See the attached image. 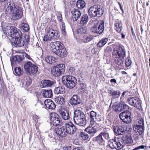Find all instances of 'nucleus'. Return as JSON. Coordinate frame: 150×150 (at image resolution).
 Returning a JSON list of instances; mask_svg holds the SVG:
<instances>
[{"label":"nucleus","instance_id":"1","mask_svg":"<svg viewBox=\"0 0 150 150\" xmlns=\"http://www.w3.org/2000/svg\"><path fill=\"white\" fill-rule=\"evenodd\" d=\"M4 11L6 16L12 14V18L14 20H17L21 18L23 14L21 8L16 5L13 0H10L5 5Z\"/></svg>","mask_w":150,"mask_h":150},{"label":"nucleus","instance_id":"2","mask_svg":"<svg viewBox=\"0 0 150 150\" xmlns=\"http://www.w3.org/2000/svg\"><path fill=\"white\" fill-rule=\"evenodd\" d=\"M65 127L57 128L56 133L62 137L66 136L67 133L70 134H74L76 131V129L74 125L70 121L65 123Z\"/></svg>","mask_w":150,"mask_h":150},{"label":"nucleus","instance_id":"3","mask_svg":"<svg viewBox=\"0 0 150 150\" xmlns=\"http://www.w3.org/2000/svg\"><path fill=\"white\" fill-rule=\"evenodd\" d=\"M51 50L59 57L63 58L67 55V51L62 44L59 41L51 42L50 45Z\"/></svg>","mask_w":150,"mask_h":150},{"label":"nucleus","instance_id":"4","mask_svg":"<svg viewBox=\"0 0 150 150\" xmlns=\"http://www.w3.org/2000/svg\"><path fill=\"white\" fill-rule=\"evenodd\" d=\"M125 51L123 47L121 46H117L115 47L113 52L114 60L118 65L122 64L125 60Z\"/></svg>","mask_w":150,"mask_h":150},{"label":"nucleus","instance_id":"5","mask_svg":"<svg viewBox=\"0 0 150 150\" xmlns=\"http://www.w3.org/2000/svg\"><path fill=\"white\" fill-rule=\"evenodd\" d=\"M74 121L76 125L84 126L86 124V116L84 113L79 110H76L74 112Z\"/></svg>","mask_w":150,"mask_h":150},{"label":"nucleus","instance_id":"6","mask_svg":"<svg viewBox=\"0 0 150 150\" xmlns=\"http://www.w3.org/2000/svg\"><path fill=\"white\" fill-rule=\"evenodd\" d=\"M24 68L26 73L31 76L37 73L38 71V67L30 61H28L24 64Z\"/></svg>","mask_w":150,"mask_h":150},{"label":"nucleus","instance_id":"7","mask_svg":"<svg viewBox=\"0 0 150 150\" xmlns=\"http://www.w3.org/2000/svg\"><path fill=\"white\" fill-rule=\"evenodd\" d=\"M62 79L63 83L69 88L74 87L77 83L76 79L72 76H64Z\"/></svg>","mask_w":150,"mask_h":150},{"label":"nucleus","instance_id":"8","mask_svg":"<svg viewBox=\"0 0 150 150\" xmlns=\"http://www.w3.org/2000/svg\"><path fill=\"white\" fill-rule=\"evenodd\" d=\"M88 12L89 16L92 17H99L103 14V11L100 6L94 5L90 8Z\"/></svg>","mask_w":150,"mask_h":150},{"label":"nucleus","instance_id":"9","mask_svg":"<svg viewBox=\"0 0 150 150\" xmlns=\"http://www.w3.org/2000/svg\"><path fill=\"white\" fill-rule=\"evenodd\" d=\"M6 29L7 33L8 36L13 38L20 37L22 35V33L21 31L15 27L12 26H8Z\"/></svg>","mask_w":150,"mask_h":150},{"label":"nucleus","instance_id":"10","mask_svg":"<svg viewBox=\"0 0 150 150\" xmlns=\"http://www.w3.org/2000/svg\"><path fill=\"white\" fill-rule=\"evenodd\" d=\"M104 24L105 22L103 20L99 21L91 28L92 31L97 34H102L104 30Z\"/></svg>","mask_w":150,"mask_h":150},{"label":"nucleus","instance_id":"11","mask_svg":"<svg viewBox=\"0 0 150 150\" xmlns=\"http://www.w3.org/2000/svg\"><path fill=\"white\" fill-rule=\"evenodd\" d=\"M121 139L117 138V139H111L108 142V144L111 149H114L119 150L122 148L124 145L120 143Z\"/></svg>","mask_w":150,"mask_h":150},{"label":"nucleus","instance_id":"12","mask_svg":"<svg viewBox=\"0 0 150 150\" xmlns=\"http://www.w3.org/2000/svg\"><path fill=\"white\" fill-rule=\"evenodd\" d=\"M127 101L132 106L139 109L142 108L141 101L139 98L137 97H129L127 100Z\"/></svg>","mask_w":150,"mask_h":150},{"label":"nucleus","instance_id":"13","mask_svg":"<svg viewBox=\"0 0 150 150\" xmlns=\"http://www.w3.org/2000/svg\"><path fill=\"white\" fill-rule=\"evenodd\" d=\"M120 118L122 121L126 124H129L132 120L131 114L129 111L125 110L120 114Z\"/></svg>","mask_w":150,"mask_h":150},{"label":"nucleus","instance_id":"14","mask_svg":"<svg viewBox=\"0 0 150 150\" xmlns=\"http://www.w3.org/2000/svg\"><path fill=\"white\" fill-rule=\"evenodd\" d=\"M51 122L54 126H57L59 125H62L63 123L60 120L61 118L57 114L55 113H51L50 116Z\"/></svg>","mask_w":150,"mask_h":150},{"label":"nucleus","instance_id":"15","mask_svg":"<svg viewBox=\"0 0 150 150\" xmlns=\"http://www.w3.org/2000/svg\"><path fill=\"white\" fill-rule=\"evenodd\" d=\"M89 119L90 125H94L96 123V121H100V119L98 118V115H97L96 112L93 111L91 112L89 115Z\"/></svg>","mask_w":150,"mask_h":150},{"label":"nucleus","instance_id":"16","mask_svg":"<svg viewBox=\"0 0 150 150\" xmlns=\"http://www.w3.org/2000/svg\"><path fill=\"white\" fill-rule=\"evenodd\" d=\"M127 127L125 126H115L113 131L115 134L121 135L124 134L127 131Z\"/></svg>","mask_w":150,"mask_h":150},{"label":"nucleus","instance_id":"17","mask_svg":"<svg viewBox=\"0 0 150 150\" xmlns=\"http://www.w3.org/2000/svg\"><path fill=\"white\" fill-rule=\"evenodd\" d=\"M13 45L16 47H21L23 46L25 44L24 39H22L21 36L13 38Z\"/></svg>","mask_w":150,"mask_h":150},{"label":"nucleus","instance_id":"18","mask_svg":"<svg viewBox=\"0 0 150 150\" xmlns=\"http://www.w3.org/2000/svg\"><path fill=\"white\" fill-rule=\"evenodd\" d=\"M46 33L52 38V39H56L59 37V32L52 28H48L46 30Z\"/></svg>","mask_w":150,"mask_h":150},{"label":"nucleus","instance_id":"19","mask_svg":"<svg viewBox=\"0 0 150 150\" xmlns=\"http://www.w3.org/2000/svg\"><path fill=\"white\" fill-rule=\"evenodd\" d=\"M59 112L63 120H66L69 119L70 117L69 111L64 108H62L59 110Z\"/></svg>","mask_w":150,"mask_h":150},{"label":"nucleus","instance_id":"20","mask_svg":"<svg viewBox=\"0 0 150 150\" xmlns=\"http://www.w3.org/2000/svg\"><path fill=\"white\" fill-rule=\"evenodd\" d=\"M122 144L124 145V146L126 144H129L132 143L133 140L132 138L129 134H126L124 135L122 138Z\"/></svg>","mask_w":150,"mask_h":150},{"label":"nucleus","instance_id":"21","mask_svg":"<svg viewBox=\"0 0 150 150\" xmlns=\"http://www.w3.org/2000/svg\"><path fill=\"white\" fill-rule=\"evenodd\" d=\"M70 102L71 105H75L81 103V101L79 96L74 95L70 99Z\"/></svg>","mask_w":150,"mask_h":150},{"label":"nucleus","instance_id":"22","mask_svg":"<svg viewBox=\"0 0 150 150\" xmlns=\"http://www.w3.org/2000/svg\"><path fill=\"white\" fill-rule=\"evenodd\" d=\"M72 18L74 21H76L79 19L81 15L80 11L78 9H74L72 11Z\"/></svg>","mask_w":150,"mask_h":150},{"label":"nucleus","instance_id":"23","mask_svg":"<svg viewBox=\"0 0 150 150\" xmlns=\"http://www.w3.org/2000/svg\"><path fill=\"white\" fill-rule=\"evenodd\" d=\"M45 104L46 107L50 109L53 110L56 107L54 103L50 99H48L45 101Z\"/></svg>","mask_w":150,"mask_h":150},{"label":"nucleus","instance_id":"24","mask_svg":"<svg viewBox=\"0 0 150 150\" xmlns=\"http://www.w3.org/2000/svg\"><path fill=\"white\" fill-rule=\"evenodd\" d=\"M55 67L56 68V70L58 72V73H59V76L64 74L65 68V65L64 64H59L55 66Z\"/></svg>","mask_w":150,"mask_h":150},{"label":"nucleus","instance_id":"25","mask_svg":"<svg viewBox=\"0 0 150 150\" xmlns=\"http://www.w3.org/2000/svg\"><path fill=\"white\" fill-rule=\"evenodd\" d=\"M133 130L138 135L142 134L144 130V127L140 126L137 125H134L133 127Z\"/></svg>","mask_w":150,"mask_h":150},{"label":"nucleus","instance_id":"26","mask_svg":"<svg viewBox=\"0 0 150 150\" xmlns=\"http://www.w3.org/2000/svg\"><path fill=\"white\" fill-rule=\"evenodd\" d=\"M23 86L25 87L29 86L31 84L32 81L31 79L29 76L24 77L22 80Z\"/></svg>","mask_w":150,"mask_h":150},{"label":"nucleus","instance_id":"27","mask_svg":"<svg viewBox=\"0 0 150 150\" xmlns=\"http://www.w3.org/2000/svg\"><path fill=\"white\" fill-rule=\"evenodd\" d=\"M85 131L92 136H93L95 133L97 132V130L96 129L90 125L86 128L85 129Z\"/></svg>","mask_w":150,"mask_h":150},{"label":"nucleus","instance_id":"28","mask_svg":"<svg viewBox=\"0 0 150 150\" xmlns=\"http://www.w3.org/2000/svg\"><path fill=\"white\" fill-rule=\"evenodd\" d=\"M93 39V36L92 35H85L83 36L82 39H81V41L80 42L81 43H86L90 41Z\"/></svg>","mask_w":150,"mask_h":150},{"label":"nucleus","instance_id":"29","mask_svg":"<svg viewBox=\"0 0 150 150\" xmlns=\"http://www.w3.org/2000/svg\"><path fill=\"white\" fill-rule=\"evenodd\" d=\"M54 83L53 81L49 80H44L41 81L42 85L43 87L51 86Z\"/></svg>","mask_w":150,"mask_h":150},{"label":"nucleus","instance_id":"30","mask_svg":"<svg viewBox=\"0 0 150 150\" xmlns=\"http://www.w3.org/2000/svg\"><path fill=\"white\" fill-rule=\"evenodd\" d=\"M65 92V89L64 87L61 86L56 88L54 91V93L56 94H63Z\"/></svg>","mask_w":150,"mask_h":150},{"label":"nucleus","instance_id":"31","mask_svg":"<svg viewBox=\"0 0 150 150\" xmlns=\"http://www.w3.org/2000/svg\"><path fill=\"white\" fill-rule=\"evenodd\" d=\"M43 96L45 98H51L52 96V91L51 89H45L43 91Z\"/></svg>","mask_w":150,"mask_h":150},{"label":"nucleus","instance_id":"32","mask_svg":"<svg viewBox=\"0 0 150 150\" xmlns=\"http://www.w3.org/2000/svg\"><path fill=\"white\" fill-rule=\"evenodd\" d=\"M46 61L50 64H52L55 63L56 62V59L54 57L52 56H47L45 58Z\"/></svg>","mask_w":150,"mask_h":150},{"label":"nucleus","instance_id":"33","mask_svg":"<svg viewBox=\"0 0 150 150\" xmlns=\"http://www.w3.org/2000/svg\"><path fill=\"white\" fill-rule=\"evenodd\" d=\"M22 60V59L21 56L20 55H16L13 57V59L11 60V64L12 65L15 64L17 62H20Z\"/></svg>","mask_w":150,"mask_h":150},{"label":"nucleus","instance_id":"34","mask_svg":"<svg viewBox=\"0 0 150 150\" xmlns=\"http://www.w3.org/2000/svg\"><path fill=\"white\" fill-rule=\"evenodd\" d=\"M108 93L113 96H115L117 98L119 97L120 94L121 92L119 91H115L113 89L108 90Z\"/></svg>","mask_w":150,"mask_h":150},{"label":"nucleus","instance_id":"35","mask_svg":"<svg viewBox=\"0 0 150 150\" xmlns=\"http://www.w3.org/2000/svg\"><path fill=\"white\" fill-rule=\"evenodd\" d=\"M55 100L58 104L61 105H64L65 103V100L62 96L56 97L55 99Z\"/></svg>","mask_w":150,"mask_h":150},{"label":"nucleus","instance_id":"36","mask_svg":"<svg viewBox=\"0 0 150 150\" xmlns=\"http://www.w3.org/2000/svg\"><path fill=\"white\" fill-rule=\"evenodd\" d=\"M88 21V16L86 14L83 15L80 21V23L81 26H82L86 24Z\"/></svg>","mask_w":150,"mask_h":150},{"label":"nucleus","instance_id":"37","mask_svg":"<svg viewBox=\"0 0 150 150\" xmlns=\"http://www.w3.org/2000/svg\"><path fill=\"white\" fill-rule=\"evenodd\" d=\"M20 28L21 30L24 32L28 31L29 29L28 25L27 24L24 23L21 24Z\"/></svg>","mask_w":150,"mask_h":150},{"label":"nucleus","instance_id":"38","mask_svg":"<svg viewBox=\"0 0 150 150\" xmlns=\"http://www.w3.org/2000/svg\"><path fill=\"white\" fill-rule=\"evenodd\" d=\"M96 140L100 144L102 145L104 144V141L102 138L101 133L96 137Z\"/></svg>","mask_w":150,"mask_h":150},{"label":"nucleus","instance_id":"39","mask_svg":"<svg viewBox=\"0 0 150 150\" xmlns=\"http://www.w3.org/2000/svg\"><path fill=\"white\" fill-rule=\"evenodd\" d=\"M76 6L78 8L81 9L85 6V3L83 1H78L77 2Z\"/></svg>","mask_w":150,"mask_h":150},{"label":"nucleus","instance_id":"40","mask_svg":"<svg viewBox=\"0 0 150 150\" xmlns=\"http://www.w3.org/2000/svg\"><path fill=\"white\" fill-rule=\"evenodd\" d=\"M120 107L119 108L120 112L126 110L128 109L129 106L124 102H122L119 104Z\"/></svg>","mask_w":150,"mask_h":150},{"label":"nucleus","instance_id":"41","mask_svg":"<svg viewBox=\"0 0 150 150\" xmlns=\"http://www.w3.org/2000/svg\"><path fill=\"white\" fill-rule=\"evenodd\" d=\"M108 41L107 38H104L100 41L97 44V46L99 47H101L106 44Z\"/></svg>","mask_w":150,"mask_h":150},{"label":"nucleus","instance_id":"42","mask_svg":"<svg viewBox=\"0 0 150 150\" xmlns=\"http://www.w3.org/2000/svg\"><path fill=\"white\" fill-rule=\"evenodd\" d=\"M117 22L115 24V29L118 32H120L122 29V25L121 24L119 23V21L118 22L117 21H116Z\"/></svg>","mask_w":150,"mask_h":150},{"label":"nucleus","instance_id":"43","mask_svg":"<svg viewBox=\"0 0 150 150\" xmlns=\"http://www.w3.org/2000/svg\"><path fill=\"white\" fill-rule=\"evenodd\" d=\"M135 125H138L140 126L144 127V120L142 118H138L137 121V124Z\"/></svg>","mask_w":150,"mask_h":150},{"label":"nucleus","instance_id":"44","mask_svg":"<svg viewBox=\"0 0 150 150\" xmlns=\"http://www.w3.org/2000/svg\"><path fill=\"white\" fill-rule=\"evenodd\" d=\"M14 71L15 73L18 75H22L23 73V71L21 68L16 67L15 68Z\"/></svg>","mask_w":150,"mask_h":150},{"label":"nucleus","instance_id":"45","mask_svg":"<svg viewBox=\"0 0 150 150\" xmlns=\"http://www.w3.org/2000/svg\"><path fill=\"white\" fill-rule=\"evenodd\" d=\"M51 74L54 76H59V73H58V72H57L56 70V68L55 67V66L52 69L51 71Z\"/></svg>","mask_w":150,"mask_h":150},{"label":"nucleus","instance_id":"46","mask_svg":"<svg viewBox=\"0 0 150 150\" xmlns=\"http://www.w3.org/2000/svg\"><path fill=\"white\" fill-rule=\"evenodd\" d=\"M80 135L83 140H87L89 137V136L87 133L85 132H82L80 133Z\"/></svg>","mask_w":150,"mask_h":150},{"label":"nucleus","instance_id":"47","mask_svg":"<svg viewBox=\"0 0 150 150\" xmlns=\"http://www.w3.org/2000/svg\"><path fill=\"white\" fill-rule=\"evenodd\" d=\"M132 63V62L129 57H127L125 60V64L126 66L129 67Z\"/></svg>","mask_w":150,"mask_h":150},{"label":"nucleus","instance_id":"48","mask_svg":"<svg viewBox=\"0 0 150 150\" xmlns=\"http://www.w3.org/2000/svg\"><path fill=\"white\" fill-rule=\"evenodd\" d=\"M101 134L106 139H108L110 138L109 132H101Z\"/></svg>","mask_w":150,"mask_h":150},{"label":"nucleus","instance_id":"49","mask_svg":"<svg viewBox=\"0 0 150 150\" xmlns=\"http://www.w3.org/2000/svg\"><path fill=\"white\" fill-rule=\"evenodd\" d=\"M46 35L44 36L43 38V40L45 41H50L51 39H52V38L48 35V33H46Z\"/></svg>","mask_w":150,"mask_h":150},{"label":"nucleus","instance_id":"50","mask_svg":"<svg viewBox=\"0 0 150 150\" xmlns=\"http://www.w3.org/2000/svg\"><path fill=\"white\" fill-rule=\"evenodd\" d=\"M76 32L77 34H81L84 33L86 31L83 28H81L78 29Z\"/></svg>","mask_w":150,"mask_h":150},{"label":"nucleus","instance_id":"51","mask_svg":"<svg viewBox=\"0 0 150 150\" xmlns=\"http://www.w3.org/2000/svg\"><path fill=\"white\" fill-rule=\"evenodd\" d=\"M120 107L119 105H114L113 106V109L115 111L118 112H120V109L119 108Z\"/></svg>","mask_w":150,"mask_h":150},{"label":"nucleus","instance_id":"52","mask_svg":"<svg viewBox=\"0 0 150 150\" xmlns=\"http://www.w3.org/2000/svg\"><path fill=\"white\" fill-rule=\"evenodd\" d=\"M23 56L28 59L32 60L31 57L27 53H24L23 54Z\"/></svg>","mask_w":150,"mask_h":150},{"label":"nucleus","instance_id":"53","mask_svg":"<svg viewBox=\"0 0 150 150\" xmlns=\"http://www.w3.org/2000/svg\"><path fill=\"white\" fill-rule=\"evenodd\" d=\"M112 50L110 46H108L106 48L105 52L106 53H109L112 51Z\"/></svg>","mask_w":150,"mask_h":150},{"label":"nucleus","instance_id":"54","mask_svg":"<svg viewBox=\"0 0 150 150\" xmlns=\"http://www.w3.org/2000/svg\"><path fill=\"white\" fill-rule=\"evenodd\" d=\"M146 147V146H145L141 145L133 149V150H137L140 149H143Z\"/></svg>","mask_w":150,"mask_h":150},{"label":"nucleus","instance_id":"55","mask_svg":"<svg viewBox=\"0 0 150 150\" xmlns=\"http://www.w3.org/2000/svg\"><path fill=\"white\" fill-rule=\"evenodd\" d=\"M74 68L73 67H71L69 68V72L70 74H73L74 72Z\"/></svg>","mask_w":150,"mask_h":150},{"label":"nucleus","instance_id":"56","mask_svg":"<svg viewBox=\"0 0 150 150\" xmlns=\"http://www.w3.org/2000/svg\"><path fill=\"white\" fill-rule=\"evenodd\" d=\"M25 39H24L25 43L26 44L28 42L29 40V37L28 36L26 35L25 37Z\"/></svg>","mask_w":150,"mask_h":150},{"label":"nucleus","instance_id":"57","mask_svg":"<svg viewBox=\"0 0 150 150\" xmlns=\"http://www.w3.org/2000/svg\"><path fill=\"white\" fill-rule=\"evenodd\" d=\"M57 19L60 21L62 22V17L61 14L59 13L58 14Z\"/></svg>","mask_w":150,"mask_h":150},{"label":"nucleus","instance_id":"58","mask_svg":"<svg viewBox=\"0 0 150 150\" xmlns=\"http://www.w3.org/2000/svg\"><path fill=\"white\" fill-rule=\"evenodd\" d=\"M61 30L62 34L64 35H66V32L65 29V28H61Z\"/></svg>","mask_w":150,"mask_h":150},{"label":"nucleus","instance_id":"59","mask_svg":"<svg viewBox=\"0 0 150 150\" xmlns=\"http://www.w3.org/2000/svg\"><path fill=\"white\" fill-rule=\"evenodd\" d=\"M128 91L123 92V93L122 94L121 98H122V97H124L125 96H126L127 95H128Z\"/></svg>","mask_w":150,"mask_h":150},{"label":"nucleus","instance_id":"60","mask_svg":"<svg viewBox=\"0 0 150 150\" xmlns=\"http://www.w3.org/2000/svg\"><path fill=\"white\" fill-rule=\"evenodd\" d=\"M73 150H85L82 147H77L74 149Z\"/></svg>","mask_w":150,"mask_h":150},{"label":"nucleus","instance_id":"61","mask_svg":"<svg viewBox=\"0 0 150 150\" xmlns=\"http://www.w3.org/2000/svg\"><path fill=\"white\" fill-rule=\"evenodd\" d=\"M38 105L39 106V108L43 107V106L42 103H38L36 105Z\"/></svg>","mask_w":150,"mask_h":150},{"label":"nucleus","instance_id":"62","mask_svg":"<svg viewBox=\"0 0 150 150\" xmlns=\"http://www.w3.org/2000/svg\"><path fill=\"white\" fill-rule=\"evenodd\" d=\"M110 81L111 82H114V83H116L117 82V81L115 79H111Z\"/></svg>","mask_w":150,"mask_h":150},{"label":"nucleus","instance_id":"63","mask_svg":"<svg viewBox=\"0 0 150 150\" xmlns=\"http://www.w3.org/2000/svg\"><path fill=\"white\" fill-rule=\"evenodd\" d=\"M48 137L50 138H52V134L51 133H49Z\"/></svg>","mask_w":150,"mask_h":150},{"label":"nucleus","instance_id":"64","mask_svg":"<svg viewBox=\"0 0 150 150\" xmlns=\"http://www.w3.org/2000/svg\"><path fill=\"white\" fill-rule=\"evenodd\" d=\"M65 28V25L64 23H62V28Z\"/></svg>","mask_w":150,"mask_h":150}]
</instances>
